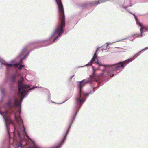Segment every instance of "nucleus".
Returning a JSON list of instances; mask_svg holds the SVG:
<instances>
[{"instance_id":"nucleus-1","label":"nucleus","mask_w":148,"mask_h":148,"mask_svg":"<svg viewBox=\"0 0 148 148\" xmlns=\"http://www.w3.org/2000/svg\"><path fill=\"white\" fill-rule=\"evenodd\" d=\"M23 79L18 81V95L20 96V99H15L14 101L15 105L18 108L17 112L15 113V119L18 123V127L17 132L19 138L16 140L15 135V131L13 132L14 142H16V146L17 148H23L26 144L27 140L29 139L25 132L23 121L20 116L21 112V103L23 99L30 90L37 88L36 86H31L29 85L24 84L23 82Z\"/></svg>"},{"instance_id":"nucleus-2","label":"nucleus","mask_w":148,"mask_h":148,"mask_svg":"<svg viewBox=\"0 0 148 148\" xmlns=\"http://www.w3.org/2000/svg\"><path fill=\"white\" fill-rule=\"evenodd\" d=\"M27 49V47H24L22 51L18 56L20 59L19 62L16 63L15 64H14L15 62L14 60H11L9 63H8L4 60L2 58L0 57V63H1L0 69L2 68L3 67L2 64H3L5 65L7 69L8 70L13 65H14L15 67H17L19 70H21L22 68L24 67V65L21 64V63L22 62L23 60H24L28 54V53H26Z\"/></svg>"},{"instance_id":"nucleus-3","label":"nucleus","mask_w":148,"mask_h":148,"mask_svg":"<svg viewBox=\"0 0 148 148\" xmlns=\"http://www.w3.org/2000/svg\"><path fill=\"white\" fill-rule=\"evenodd\" d=\"M58 5L59 12V18L60 23L55 28L51 34H62L64 32V28L65 26V16L61 0H55Z\"/></svg>"},{"instance_id":"nucleus-4","label":"nucleus","mask_w":148,"mask_h":148,"mask_svg":"<svg viewBox=\"0 0 148 148\" xmlns=\"http://www.w3.org/2000/svg\"><path fill=\"white\" fill-rule=\"evenodd\" d=\"M94 62L98 65V68L95 69L92 65V63L90 65H87L86 64L85 66H81L79 67H84L86 66H91L92 68L93 74L91 77L95 79L96 81H97V78L101 76H102L104 73L105 69L109 68V66L106 64H103L99 60L95 61Z\"/></svg>"},{"instance_id":"nucleus-5","label":"nucleus","mask_w":148,"mask_h":148,"mask_svg":"<svg viewBox=\"0 0 148 148\" xmlns=\"http://www.w3.org/2000/svg\"><path fill=\"white\" fill-rule=\"evenodd\" d=\"M86 83L87 82L84 80L78 82L79 87L80 88L79 95L76 98L77 103L78 104H82L86 100V97L89 95L88 93H85L81 89L82 88Z\"/></svg>"},{"instance_id":"nucleus-6","label":"nucleus","mask_w":148,"mask_h":148,"mask_svg":"<svg viewBox=\"0 0 148 148\" xmlns=\"http://www.w3.org/2000/svg\"><path fill=\"white\" fill-rule=\"evenodd\" d=\"M0 114L3 116L6 126L7 132L10 135L9 128L8 126V125L9 124L12 123V121L11 119L9 117V114L6 111L3 112V113L1 112L0 111Z\"/></svg>"},{"instance_id":"nucleus-7","label":"nucleus","mask_w":148,"mask_h":148,"mask_svg":"<svg viewBox=\"0 0 148 148\" xmlns=\"http://www.w3.org/2000/svg\"><path fill=\"white\" fill-rule=\"evenodd\" d=\"M132 60H130L127 61H124L120 62L119 63L115 64L114 66L113 67L114 68L118 69V70H120L121 68L123 69L124 68L125 66L131 62Z\"/></svg>"},{"instance_id":"nucleus-8","label":"nucleus","mask_w":148,"mask_h":148,"mask_svg":"<svg viewBox=\"0 0 148 148\" xmlns=\"http://www.w3.org/2000/svg\"><path fill=\"white\" fill-rule=\"evenodd\" d=\"M106 65H107L109 66V67L106 69H105V70L109 69L110 70L108 71H107V73L108 75L110 76L111 77H113L114 75V71L116 70V71H118L119 70H118V69H115L113 68V67L114 66V65H108L106 64Z\"/></svg>"},{"instance_id":"nucleus-9","label":"nucleus","mask_w":148,"mask_h":148,"mask_svg":"<svg viewBox=\"0 0 148 148\" xmlns=\"http://www.w3.org/2000/svg\"><path fill=\"white\" fill-rule=\"evenodd\" d=\"M132 14L134 16V18L136 21V24L138 25V26H139L140 27V31L141 34H142L143 32L146 31L147 30L146 28L142 26L141 23L139 22L136 17V16L135 15V14Z\"/></svg>"},{"instance_id":"nucleus-10","label":"nucleus","mask_w":148,"mask_h":148,"mask_svg":"<svg viewBox=\"0 0 148 148\" xmlns=\"http://www.w3.org/2000/svg\"><path fill=\"white\" fill-rule=\"evenodd\" d=\"M97 48L96 50L95 53H94L92 58L91 59L90 61L87 64V65H90L94 61L99 60L98 57L96 55V53L97 52Z\"/></svg>"},{"instance_id":"nucleus-11","label":"nucleus","mask_w":148,"mask_h":148,"mask_svg":"<svg viewBox=\"0 0 148 148\" xmlns=\"http://www.w3.org/2000/svg\"><path fill=\"white\" fill-rule=\"evenodd\" d=\"M108 1H109V0H98L97 1H94L90 2L89 3V5L90 6H92L96 4L103 3Z\"/></svg>"},{"instance_id":"nucleus-12","label":"nucleus","mask_w":148,"mask_h":148,"mask_svg":"<svg viewBox=\"0 0 148 148\" xmlns=\"http://www.w3.org/2000/svg\"><path fill=\"white\" fill-rule=\"evenodd\" d=\"M132 5L130 2L128 3L127 2H125L121 6V8H123L125 10L127 8L131 6Z\"/></svg>"},{"instance_id":"nucleus-13","label":"nucleus","mask_w":148,"mask_h":148,"mask_svg":"<svg viewBox=\"0 0 148 148\" xmlns=\"http://www.w3.org/2000/svg\"><path fill=\"white\" fill-rule=\"evenodd\" d=\"M112 43H110L109 42H108L106 43L102 47V50H106L107 49L108 46L109 45L111 44H112Z\"/></svg>"},{"instance_id":"nucleus-14","label":"nucleus","mask_w":148,"mask_h":148,"mask_svg":"<svg viewBox=\"0 0 148 148\" xmlns=\"http://www.w3.org/2000/svg\"><path fill=\"white\" fill-rule=\"evenodd\" d=\"M16 76V75H13L11 76L10 78V80L11 82H13L15 81V79Z\"/></svg>"},{"instance_id":"nucleus-15","label":"nucleus","mask_w":148,"mask_h":148,"mask_svg":"<svg viewBox=\"0 0 148 148\" xmlns=\"http://www.w3.org/2000/svg\"><path fill=\"white\" fill-rule=\"evenodd\" d=\"M11 102L12 101L11 100H9L5 104V106H7L9 107H12V106L11 105Z\"/></svg>"},{"instance_id":"nucleus-16","label":"nucleus","mask_w":148,"mask_h":148,"mask_svg":"<svg viewBox=\"0 0 148 148\" xmlns=\"http://www.w3.org/2000/svg\"><path fill=\"white\" fill-rule=\"evenodd\" d=\"M129 51V49L128 48H126L125 49L122 48L121 49V51L122 52H125L126 51Z\"/></svg>"},{"instance_id":"nucleus-17","label":"nucleus","mask_w":148,"mask_h":148,"mask_svg":"<svg viewBox=\"0 0 148 148\" xmlns=\"http://www.w3.org/2000/svg\"><path fill=\"white\" fill-rule=\"evenodd\" d=\"M142 49V50H141L138 53H136V54H135L134 55V57H134V56H136V55L138 54V53H140V52L141 51H143V49Z\"/></svg>"},{"instance_id":"nucleus-18","label":"nucleus","mask_w":148,"mask_h":148,"mask_svg":"<svg viewBox=\"0 0 148 148\" xmlns=\"http://www.w3.org/2000/svg\"><path fill=\"white\" fill-rule=\"evenodd\" d=\"M125 10H126V11L127 12H129V13H130L132 14V13H131L130 12V10H129L128 9H127L126 8V9H125Z\"/></svg>"},{"instance_id":"nucleus-19","label":"nucleus","mask_w":148,"mask_h":148,"mask_svg":"<svg viewBox=\"0 0 148 148\" xmlns=\"http://www.w3.org/2000/svg\"><path fill=\"white\" fill-rule=\"evenodd\" d=\"M77 112H76V113H75V116H74V119L75 118V116H76V115H77Z\"/></svg>"},{"instance_id":"nucleus-20","label":"nucleus","mask_w":148,"mask_h":148,"mask_svg":"<svg viewBox=\"0 0 148 148\" xmlns=\"http://www.w3.org/2000/svg\"><path fill=\"white\" fill-rule=\"evenodd\" d=\"M14 128L15 130H17V128H16V126L15 125H14Z\"/></svg>"},{"instance_id":"nucleus-21","label":"nucleus","mask_w":148,"mask_h":148,"mask_svg":"<svg viewBox=\"0 0 148 148\" xmlns=\"http://www.w3.org/2000/svg\"><path fill=\"white\" fill-rule=\"evenodd\" d=\"M1 92H2V93H4V90H3V89H2V90H1Z\"/></svg>"},{"instance_id":"nucleus-22","label":"nucleus","mask_w":148,"mask_h":148,"mask_svg":"<svg viewBox=\"0 0 148 148\" xmlns=\"http://www.w3.org/2000/svg\"><path fill=\"white\" fill-rule=\"evenodd\" d=\"M10 88L11 89V88H12V84H10Z\"/></svg>"},{"instance_id":"nucleus-23","label":"nucleus","mask_w":148,"mask_h":148,"mask_svg":"<svg viewBox=\"0 0 148 148\" xmlns=\"http://www.w3.org/2000/svg\"><path fill=\"white\" fill-rule=\"evenodd\" d=\"M145 49L146 50L147 49H148V48L147 47H145Z\"/></svg>"},{"instance_id":"nucleus-24","label":"nucleus","mask_w":148,"mask_h":148,"mask_svg":"<svg viewBox=\"0 0 148 148\" xmlns=\"http://www.w3.org/2000/svg\"><path fill=\"white\" fill-rule=\"evenodd\" d=\"M62 103H60L59 104H62Z\"/></svg>"}]
</instances>
